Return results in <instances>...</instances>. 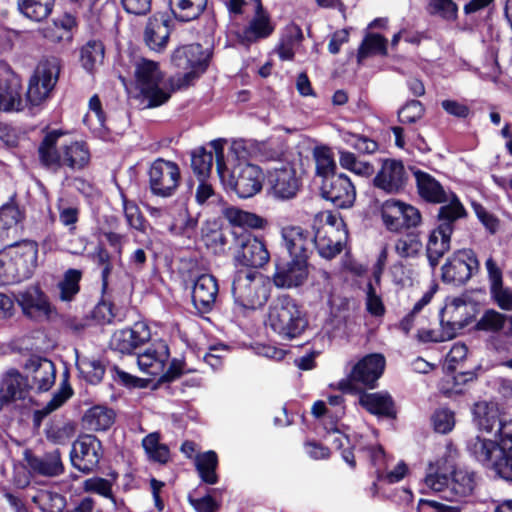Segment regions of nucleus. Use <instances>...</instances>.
Segmentation results:
<instances>
[{
  "label": "nucleus",
  "instance_id": "f257e3e1",
  "mask_svg": "<svg viewBox=\"0 0 512 512\" xmlns=\"http://www.w3.org/2000/svg\"><path fill=\"white\" fill-rule=\"evenodd\" d=\"M226 141L213 140L210 143L215 152L216 169L221 182L240 198H250L262 189L264 174L257 165L246 162L247 147L244 141H233L227 157L224 153Z\"/></svg>",
  "mask_w": 512,
  "mask_h": 512
},
{
  "label": "nucleus",
  "instance_id": "f03ea898",
  "mask_svg": "<svg viewBox=\"0 0 512 512\" xmlns=\"http://www.w3.org/2000/svg\"><path fill=\"white\" fill-rule=\"evenodd\" d=\"M40 163L54 171L63 167L81 170L88 166L91 153L86 142L67 137L62 130L48 132L38 147Z\"/></svg>",
  "mask_w": 512,
  "mask_h": 512
},
{
  "label": "nucleus",
  "instance_id": "7ed1b4c3",
  "mask_svg": "<svg viewBox=\"0 0 512 512\" xmlns=\"http://www.w3.org/2000/svg\"><path fill=\"white\" fill-rule=\"evenodd\" d=\"M424 485L434 492H444L450 500H461L470 496L475 488L474 473L456 468L451 455H444L429 463Z\"/></svg>",
  "mask_w": 512,
  "mask_h": 512
},
{
  "label": "nucleus",
  "instance_id": "20e7f679",
  "mask_svg": "<svg viewBox=\"0 0 512 512\" xmlns=\"http://www.w3.org/2000/svg\"><path fill=\"white\" fill-rule=\"evenodd\" d=\"M467 450L482 465L512 481V420L501 425L498 442L478 434L468 440Z\"/></svg>",
  "mask_w": 512,
  "mask_h": 512
},
{
  "label": "nucleus",
  "instance_id": "39448f33",
  "mask_svg": "<svg viewBox=\"0 0 512 512\" xmlns=\"http://www.w3.org/2000/svg\"><path fill=\"white\" fill-rule=\"evenodd\" d=\"M38 245L22 241L0 251V284L9 285L28 279L36 265Z\"/></svg>",
  "mask_w": 512,
  "mask_h": 512
},
{
  "label": "nucleus",
  "instance_id": "423d86ee",
  "mask_svg": "<svg viewBox=\"0 0 512 512\" xmlns=\"http://www.w3.org/2000/svg\"><path fill=\"white\" fill-rule=\"evenodd\" d=\"M267 325L280 338H298L307 328L308 321L300 305L290 297H279L269 306Z\"/></svg>",
  "mask_w": 512,
  "mask_h": 512
},
{
  "label": "nucleus",
  "instance_id": "0eeeda50",
  "mask_svg": "<svg viewBox=\"0 0 512 512\" xmlns=\"http://www.w3.org/2000/svg\"><path fill=\"white\" fill-rule=\"evenodd\" d=\"M313 230V245L322 258L332 259L342 251L347 231L341 217L329 211L320 212L313 219Z\"/></svg>",
  "mask_w": 512,
  "mask_h": 512
},
{
  "label": "nucleus",
  "instance_id": "6e6552de",
  "mask_svg": "<svg viewBox=\"0 0 512 512\" xmlns=\"http://www.w3.org/2000/svg\"><path fill=\"white\" fill-rule=\"evenodd\" d=\"M235 305L242 310H255L263 306L269 297V280L252 270H238L232 281Z\"/></svg>",
  "mask_w": 512,
  "mask_h": 512
},
{
  "label": "nucleus",
  "instance_id": "1a4fd4ad",
  "mask_svg": "<svg viewBox=\"0 0 512 512\" xmlns=\"http://www.w3.org/2000/svg\"><path fill=\"white\" fill-rule=\"evenodd\" d=\"M135 84L149 107L164 104L171 96L170 86L159 69L158 63L140 59L135 63Z\"/></svg>",
  "mask_w": 512,
  "mask_h": 512
},
{
  "label": "nucleus",
  "instance_id": "9d476101",
  "mask_svg": "<svg viewBox=\"0 0 512 512\" xmlns=\"http://www.w3.org/2000/svg\"><path fill=\"white\" fill-rule=\"evenodd\" d=\"M170 352L164 341H156L144 352L138 354L139 370L152 377L168 381L179 376L183 371V363L173 359L169 363Z\"/></svg>",
  "mask_w": 512,
  "mask_h": 512
},
{
  "label": "nucleus",
  "instance_id": "9b49d317",
  "mask_svg": "<svg viewBox=\"0 0 512 512\" xmlns=\"http://www.w3.org/2000/svg\"><path fill=\"white\" fill-rule=\"evenodd\" d=\"M209 57V52L199 44L178 47L173 52L171 61L175 67L186 72L171 79L173 88L181 89L190 85L206 70Z\"/></svg>",
  "mask_w": 512,
  "mask_h": 512
},
{
  "label": "nucleus",
  "instance_id": "f8f14e48",
  "mask_svg": "<svg viewBox=\"0 0 512 512\" xmlns=\"http://www.w3.org/2000/svg\"><path fill=\"white\" fill-rule=\"evenodd\" d=\"M386 361L382 354H368L351 366L347 378L337 383V389L344 393H353L358 384L373 389L382 376Z\"/></svg>",
  "mask_w": 512,
  "mask_h": 512
},
{
  "label": "nucleus",
  "instance_id": "ddd939ff",
  "mask_svg": "<svg viewBox=\"0 0 512 512\" xmlns=\"http://www.w3.org/2000/svg\"><path fill=\"white\" fill-rule=\"evenodd\" d=\"M60 73V62L49 58L39 62L31 76L26 92V100L31 106L45 102L55 87Z\"/></svg>",
  "mask_w": 512,
  "mask_h": 512
},
{
  "label": "nucleus",
  "instance_id": "4468645a",
  "mask_svg": "<svg viewBox=\"0 0 512 512\" xmlns=\"http://www.w3.org/2000/svg\"><path fill=\"white\" fill-rule=\"evenodd\" d=\"M383 226L392 233L417 227L421 223V214L417 208L397 199L385 200L379 208Z\"/></svg>",
  "mask_w": 512,
  "mask_h": 512
},
{
  "label": "nucleus",
  "instance_id": "2eb2a0df",
  "mask_svg": "<svg viewBox=\"0 0 512 512\" xmlns=\"http://www.w3.org/2000/svg\"><path fill=\"white\" fill-rule=\"evenodd\" d=\"M148 175L152 194L162 198L173 196L181 181L179 166L164 159L155 160L149 168Z\"/></svg>",
  "mask_w": 512,
  "mask_h": 512
},
{
  "label": "nucleus",
  "instance_id": "dca6fc26",
  "mask_svg": "<svg viewBox=\"0 0 512 512\" xmlns=\"http://www.w3.org/2000/svg\"><path fill=\"white\" fill-rule=\"evenodd\" d=\"M476 254L471 249L454 252L442 266V280L446 283L464 284L479 271Z\"/></svg>",
  "mask_w": 512,
  "mask_h": 512
},
{
  "label": "nucleus",
  "instance_id": "f3484780",
  "mask_svg": "<svg viewBox=\"0 0 512 512\" xmlns=\"http://www.w3.org/2000/svg\"><path fill=\"white\" fill-rule=\"evenodd\" d=\"M474 307L465 296L447 297L444 307L440 310V325L454 337L473 318Z\"/></svg>",
  "mask_w": 512,
  "mask_h": 512
},
{
  "label": "nucleus",
  "instance_id": "a211bd4d",
  "mask_svg": "<svg viewBox=\"0 0 512 512\" xmlns=\"http://www.w3.org/2000/svg\"><path fill=\"white\" fill-rule=\"evenodd\" d=\"M15 300L25 316L36 321L53 319L57 312L48 297L37 285H31L19 291Z\"/></svg>",
  "mask_w": 512,
  "mask_h": 512
},
{
  "label": "nucleus",
  "instance_id": "6ab92c4d",
  "mask_svg": "<svg viewBox=\"0 0 512 512\" xmlns=\"http://www.w3.org/2000/svg\"><path fill=\"white\" fill-rule=\"evenodd\" d=\"M300 186V178L290 163L281 164L268 172L269 193L275 199L284 201L295 198Z\"/></svg>",
  "mask_w": 512,
  "mask_h": 512
},
{
  "label": "nucleus",
  "instance_id": "aec40b11",
  "mask_svg": "<svg viewBox=\"0 0 512 512\" xmlns=\"http://www.w3.org/2000/svg\"><path fill=\"white\" fill-rule=\"evenodd\" d=\"M233 260L237 267L260 269L270 261V253L262 239L249 234L239 239Z\"/></svg>",
  "mask_w": 512,
  "mask_h": 512
},
{
  "label": "nucleus",
  "instance_id": "412c9836",
  "mask_svg": "<svg viewBox=\"0 0 512 512\" xmlns=\"http://www.w3.org/2000/svg\"><path fill=\"white\" fill-rule=\"evenodd\" d=\"M407 181L408 172L403 162L385 159L373 179V184L387 194H397L404 190Z\"/></svg>",
  "mask_w": 512,
  "mask_h": 512
},
{
  "label": "nucleus",
  "instance_id": "4be33fe9",
  "mask_svg": "<svg viewBox=\"0 0 512 512\" xmlns=\"http://www.w3.org/2000/svg\"><path fill=\"white\" fill-rule=\"evenodd\" d=\"M102 457L100 441L92 435H84L73 444L71 451L72 465L84 473L97 467Z\"/></svg>",
  "mask_w": 512,
  "mask_h": 512
},
{
  "label": "nucleus",
  "instance_id": "5701e85b",
  "mask_svg": "<svg viewBox=\"0 0 512 512\" xmlns=\"http://www.w3.org/2000/svg\"><path fill=\"white\" fill-rule=\"evenodd\" d=\"M322 196L339 208L351 207L356 199V190L349 177L336 174L322 180Z\"/></svg>",
  "mask_w": 512,
  "mask_h": 512
},
{
  "label": "nucleus",
  "instance_id": "b1692460",
  "mask_svg": "<svg viewBox=\"0 0 512 512\" xmlns=\"http://www.w3.org/2000/svg\"><path fill=\"white\" fill-rule=\"evenodd\" d=\"M151 339V331L147 323L136 322L131 328L116 331L110 345L114 350L130 354Z\"/></svg>",
  "mask_w": 512,
  "mask_h": 512
},
{
  "label": "nucleus",
  "instance_id": "393cba45",
  "mask_svg": "<svg viewBox=\"0 0 512 512\" xmlns=\"http://www.w3.org/2000/svg\"><path fill=\"white\" fill-rule=\"evenodd\" d=\"M376 467L377 482L393 484L401 481L408 473L405 462L399 461L391 465L388 457L381 447H371L365 450Z\"/></svg>",
  "mask_w": 512,
  "mask_h": 512
},
{
  "label": "nucleus",
  "instance_id": "a878e982",
  "mask_svg": "<svg viewBox=\"0 0 512 512\" xmlns=\"http://www.w3.org/2000/svg\"><path fill=\"white\" fill-rule=\"evenodd\" d=\"M150 215L159 224L164 225L171 233L180 235L194 229L196 221L193 220L184 207L169 209L151 208Z\"/></svg>",
  "mask_w": 512,
  "mask_h": 512
},
{
  "label": "nucleus",
  "instance_id": "bb28decb",
  "mask_svg": "<svg viewBox=\"0 0 512 512\" xmlns=\"http://www.w3.org/2000/svg\"><path fill=\"white\" fill-rule=\"evenodd\" d=\"M307 277V260L292 258L290 262L276 266L273 281L277 287L292 288L302 285Z\"/></svg>",
  "mask_w": 512,
  "mask_h": 512
},
{
  "label": "nucleus",
  "instance_id": "cd10ccee",
  "mask_svg": "<svg viewBox=\"0 0 512 512\" xmlns=\"http://www.w3.org/2000/svg\"><path fill=\"white\" fill-rule=\"evenodd\" d=\"M285 248L292 258L307 260L313 246V237L300 226H286L281 230Z\"/></svg>",
  "mask_w": 512,
  "mask_h": 512
},
{
  "label": "nucleus",
  "instance_id": "c85d7f7f",
  "mask_svg": "<svg viewBox=\"0 0 512 512\" xmlns=\"http://www.w3.org/2000/svg\"><path fill=\"white\" fill-rule=\"evenodd\" d=\"M255 1V14L240 34L243 43H253L269 37L274 31V24L264 10L261 0Z\"/></svg>",
  "mask_w": 512,
  "mask_h": 512
},
{
  "label": "nucleus",
  "instance_id": "c756f323",
  "mask_svg": "<svg viewBox=\"0 0 512 512\" xmlns=\"http://www.w3.org/2000/svg\"><path fill=\"white\" fill-rule=\"evenodd\" d=\"M219 287L217 280L210 274L200 275L193 286L192 300L195 307L202 311H210L217 299Z\"/></svg>",
  "mask_w": 512,
  "mask_h": 512
},
{
  "label": "nucleus",
  "instance_id": "7c9ffc66",
  "mask_svg": "<svg viewBox=\"0 0 512 512\" xmlns=\"http://www.w3.org/2000/svg\"><path fill=\"white\" fill-rule=\"evenodd\" d=\"M452 232V225L441 223L430 233L427 242V257L431 267H436L440 258L450 249Z\"/></svg>",
  "mask_w": 512,
  "mask_h": 512
},
{
  "label": "nucleus",
  "instance_id": "2f4dec72",
  "mask_svg": "<svg viewBox=\"0 0 512 512\" xmlns=\"http://www.w3.org/2000/svg\"><path fill=\"white\" fill-rule=\"evenodd\" d=\"M170 28L163 14H156L147 23L144 39L147 46L154 51L163 50L168 43Z\"/></svg>",
  "mask_w": 512,
  "mask_h": 512
},
{
  "label": "nucleus",
  "instance_id": "473e14b6",
  "mask_svg": "<svg viewBox=\"0 0 512 512\" xmlns=\"http://www.w3.org/2000/svg\"><path fill=\"white\" fill-rule=\"evenodd\" d=\"M25 368L38 390L48 391L53 386L56 372L50 360L32 358L26 363Z\"/></svg>",
  "mask_w": 512,
  "mask_h": 512
},
{
  "label": "nucleus",
  "instance_id": "72a5a7b5",
  "mask_svg": "<svg viewBox=\"0 0 512 512\" xmlns=\"http://www.w3.org/2000/svg\"><path fill=\"white\" fill-rule=\"evenodd\" d=\"M473 420L481 433H491L495 427L500 429L501 422L500 411L497 404L492 402L481 401L474 405Z\"/></svg>",
  "mask_w": 512,
  "mask_h": 512
},
{
  "label": "nucleus",
  "instance_id": "f704fd0d",
  "mask_svg": "<svg viewBox=\"0 0 512 512\" xmlns=\"http://www.w3.org/2000/svg\"><path fill=\"white\" fill-rule=\"evenodd\" d=\"M419 195L431 203H444L447 194L451 191L446 190L430 174L417 170L414 172Z\"/></svg>",
  "mask_w": 512,
  "mask_h": 512
},
{
  "label": "nucleus",
  "instance_id": "c9c22d12",
  "mask_svg": "<svg viewBox=\"0 0 512 512\" xmlns=\"http://www.w3.org/2000/svg\"><path fill=\"white\" fill-rule=\"evenodd\" d=\"M476 330L487 333L503 332L507 337L512 336V317L494 309L486 310L475 325Z\"/></svg>",
  "mask_w": 512,
  "mask_h": 512
},
{
  "label": "nucleus",
  "instance_id": "e433bc0d",
  "mask_svg": "<svg viewBox=\"0 0 512 512\" xmlns=\"http://www.w3.org/2000/svg\"><path fill=\"white\" fill-rule=\"evenodd\" d=\"M75 26V18L72 15L65 14L44 27L42 34L44 38L52 43H70L72 30Z\"/></svg>",
  "mask_w": 512,
  "mask_h": 512
},
{
  "label": "nucleus",
  "instance_id": "4c0bfd02",
  "mask_svg": "<svg viewBox=\"0 0 512 512\" xmlns=\"http://www.w3.org/2000/svg\"><path fill=\"white\" fill-rule=\"evenodd\" d=\"M222 213L224 218L233 227L242 229H262L266 225V221L262 217L235 206L224 208Z\"/></svg>",
  "mask_w": 512,
  "mask_h": 512
},
{
  "label": "nucleus",
  "instance_id": "58836bf2",
  "mask_svg": "<svg viewBox=\"0 0 512 512\" xmlns=\"http://www.w3.org/2000/svg\"><path fill=\"white\" fill-rule=\"evenodd\" d=\"M82 421L88 430L105 431L113 425L115 414L107 407L94 406L85 412Z\"/></svg>",
  "mask_w": 512,
  "mask_h": 512
},
{
  "label": "nucleus",
  "instance_id": "ea45409f",
  "mask_svg": "<svg viewBox=\"0 0 512 512\" xmlns=\"http://www.w3.org/2000/svg\"><path fill=\"white\" fill-rule=\"evenodd\" d=\"M359 404L374 415L391 416L393 414V401L387 393H362Z\"/></svg>",
  "mask_w": 512,
  "mask_h": 512
},
{
  "label": "nucleus",
  "instance_id": "a19ab883",
  "mask_svg": "<svg viewBox=\"0 0 512 512\" xmlns=\"http://www.w3.org/2000/svg\"><path fill=\"white\" fill-rule=\"evenodd\" d=\"M55 0H17L19 12L35 22L46 19L52 12Z\"/></svg>",
  "mask_w": 512,
  "mask_h": 512
},
{
  "label": "nucleus",
  "instance_id": "79ce46f5",
  "mask_svg": "<svg viewBox=\"0 0 512 512\" xmlns=\"http://www.w3.org/2000/svg\"><path fill=\"white\" fill-rule=\"evenodd\" d=\"M208 0H170L174 16L180 21H191L198 18L206 9Z\"/></svg>",
  "mask_w": 512,
  "mask_h": 512
},
{
  "label": "nucleus",
  "instance_id": "37998d69",
  "mask_svg": "<svg viewBox=\"0 0 512 512\" xmlns=\"http://www.w3.org/2000/svg\"><path fill=\"white\" fill-rule=\"evenodd\" d=\"M104 46L98 40H89L80 50V62L89 73L95 72L103 63Z\"/></svg>",
  "mask_w": 512,
  "mask_h": 512
},
{
  "label": "nucleus",
  "instance_id": "c03bdc74",
  "mask_svg": "<svg viewBox=\"0 0 512 512\" xmlns=\"http://www.w3.org/2000/svg\"><path fill=\"white\" fill-rule=\"evenodd\" d=\"M21 108L20 85L16 81L0 79V110L19 111Z\"/></svg>",
  "mask_w": 512,
  "mask_h": 512
},
{
  "label": "nucleus",
  "instance_id": "a18cd8bd",
  "mask_svg": "<svg viewBox=\"0 0 512 512\" xmlns=\"http://www.w3.org/2000/svg\"><path fill=\"white\" fill-rule=\"evenodd\" d=\"M23 216L14 203H7L0 207V237L4 238L15 234Z\"/></svg>",
  "mask_w": 512,
  "mask_h": 512
},
{
  "label": "nucleus",
  "instance_id": "49530a36",
  "mask_svg": "<svg viewBox=\"0 0 512 512\" xmlns=\"http://www.w3.org/2000/svg\"><path fill=\"white\" fill-rule=\"evenodd\" d=\"M29 465L34 472L44 476H57L63 470L58 451L49 453L42 458H31Z\"/></svg>",
  "mask_w": 512,
  "mask_h": 512
},
{
  "label": "nucleus",
  "instance_id": "de8ad7c7",
  "mask_svg": "<svg viewBox=\"0 0 512 512\" xmlns=\"http://www.w3.org/2000/svg\"><path fill=\"white\" fill-rule=\"evenodd\" d=\"M313 159L315 161L316 175L321 177L322 180L336 175V162L333 157V152L329 147H315L313 150Z\"/></svg>",
  "mask_w": 512,
  "mask_h": 512
},
{
  "label": "nucleus",
  "instance_id": "09e8293b",
  "mask_svg": "<svg viewBox=\"0 0 512 512\" xmlns=\"http://www.w3.org/2000/svg\"><path fill=\"white\" fill-rule=\"evenodd\" d=\"M25 380L16 370H9L0 382V396L4 401L14 400L21 396Z\"/></svg>",
  "mask_w": 512,
  "mask_h": 512
},
{
  "label": "nucleus",
  "instance_id": "8fccbe9b",
  "mask_svg": "<svg viewBox=\"0 0 512 512\" xmlns=\"http://www.w3.org/2000/svg\"><path fill=\"white\" fill-rule=\"evenodd\" d=\"M439 208L438 218L442 223H449L453 226V222L466 216V210L454 192L447 194L445 202Z\"/></svg>",
  "mask_w": 512,
  "mask_h": 512
},
{
  "label": "nucleus",
  "instance_id": "3c124183",
  "mask_svg": "<svg viewBox=\"0 0 512 512\" xmlns=\"http://www.w3.org/2000/svg\"><path fill=\"white\" fill-rule=\"evenodd\" d=\"M76 366L80 376L91 384H97L104 375V367L99 360L86 356H76Z\"/></svg>",
  "mask_w": 512,
  "mask_h": 512
},
{
  "label": "nucleus",
  "instance_id": "603ef678",
  "mask_svg": "<svg viewBox=\"0 0 512 512\" xmlns=\"http://www.w3.org/2000/svg\"><path fill=\"white\" fill-rule=\"evenodd\" d=\"M218 458L214 451H207L195 458V466L201 479L208 484H215L218 480L216 468Z\"/></svg>",
  "mask_w": 512,
  "mask_h": 512
},
{
  "label": "nucleus",
  "instance_id": "864d4df0",
  "mask_svg": "<svg viewBox=\"0 0 512 512\" xmlns=\"http://www.w3.org/2000/svg\"><path fill=\"white\" fill-rule=\"evenodd\" d=\"M387 54V39L380 34L367 33L358 50V61L370 55Z\"/></svg>",
  "mask_w": 512,
  "mask_h": 512
},
{
  "label": "nucleus",
  "instance_id": "5fc2aeb1",
  "mask_svg": "<svg viewBox=\"0 0 512 512\" xmlns=\"http://www.w3.org/2000/svg\"><path fill=\"white\" fill-rule=\"evenodd\" d=\"M142 446L148 457L159 463H166L169 459V449L160 443L158 433H150L142 440Z\"/></svg>",
  "mask_w": 512,
  "mask_h": 512
},
{
  "label": "nucleus",
  "instance_id": "6e6d98bb",
  "mask_svg": "<svg viewBox=\"0 0 512 512\" xmlns=\"http://www.w3.org/2000/svg\"><path fill=\"white\" fill-rule=\"evenodd\" d=\"M339 163L343 169L362 177H368L374 171L373 166L369 162L359 160L353 153L348 151H339Z\"/></svg>",
  "mask_w": 512,
  "mask_h": 512
},
{
  "label": "nucleus",
  "instance_id": "4d7b16f0",
  "mask_svg": "<svg viewBox=\"0 0 512 512\" xmlns=\"http://www.w3.org/2000/svg\"><path fill=\"white\" fill-rule=\"evenodd\" d=\"M421 250L422 242L415 233L405 234L395 242V252L402 258L416 257Z\"/></svg>",
  "mask_w": 512,
  "mask_h": 512
},
{
  "label": "nucleus",
  "instance_id": "13d9d810",
  "mask_svg": "<svg viewBox=\"0 0 512 512\" xmlns=\"http://www.w3.org/2000/svg\"><path fill=\"white\" fill-rule=\"evenodd\" d=\"M81 279V272L76 269L68 270L62 281L59 282V298L62 301H71L74 296L79 292V281Z\"/></svg>",
  "mask_w": 512,
  "mask_h": 512
},
{
  "label": "nucleus",
  "instance_id": "bf43d9fd",
  "mask_svg": "<svg viewBox=\"0 0 512 512\" xmlns=\"http://www.w3.org/2000/svg\"><path fill=\"white\" fill-rule=\"evenodd\" d=\"M213 153L207 152L204 149H198L192 154L191 166L193 172L200 178L205 179L211 171L213 164Z\"/></svg>",
  "mask_w": 512,
  "mask_h": 512
},
{
  "label": "nucleus",
  "instance_id": "052dcab7",
  "mask_svg": "<svg viewBox=\"0 0 512 512\" xmlns=\"http://www.w3.org/2000/svg\"><path fill=\"white\" fill-rule=\"evenodd\" d=\"M342 140L362 153H374L378 149L377 143L365 136H361L350 131L342 130L340 132Z\"/></svg>",
  "mask_w": 512,
  "mask_h": 512
},
{
  "label": "nucleus",
  "instance_id": "680f3d73",
  "mask_svg": "<svg viewBox=\"0 0 512 512\" xmlns=\"http://www.w3.org/2000/svg\"><path fill=\"white\" fill-rule=\"evenodd\" d=\"M365 308L371 316L376 318L383 317L386 312L382 297L372 283H368L366 287Z\"/></svg>",
  "mask_w": 512,
  "mask_h": 512
},
{
  "label": "nucleus",
  "instance_id": "e2e57ef3",
  "mask_svg": "<svg viewBox=\"0 0 512 512\" xmlns=\"http://www.w3.org/2000/svg\"><path fill=\"white\" fill-rule=\"evenodd\" d=\"M432 422L436 432L449 433L455 426L454 413L448 409H439L433 414Z\"/></svg>",
  "mask_w": 512,
  "mask_h": 512
},
{
  "label": "nucleus",
  "instance_id": "0e129e2a",
  "mask_svg": "<svg viewBox=\"0 0 512 512\" xmlns=\"http://www.w3.org/2000/svg\"><path fill=\"white\" fill-rule=\"evenodd\" d=\"M72 395V389L69 385H62L61 388L53 394L51 400L38 411L42 416H46L61 407Z\"/></svg>",
  "mask_w": 512,
  "mask_h": 512
},
{
  "label": "nucleus",
  "instance_id": "69168bd1",
  "mask_svg": "<svg viewBox=\"0 0 512 512\" xmlns=\"http://www.w3.org/2000/svg\"><path fill=\"white\" fill-rule=\"evenodd\" d=\"M424 115V107L420 101L412 100L405 104L398 113L402 123H415Z\"/></svg>",
  "mask_w": 512,
  "mask_h": 512
},
{
  "label": "nucleus",
  "instance_id": "338daca9",
  "mask_svg": "<svg viewBox=\"0 0 512 512\" xmlns=\"http://www.w3.org/2000/svg\"><path fill=\"white\" fill-rule=\"evenodd\" d=\"M123 209L128 225L136 230L144 231L145 220L138 206L135 203L124 199Z\"/></svg>",
  "mask_w": 512,
  "mask_h": 512
},
{
  "label": "nucleus",
  "instance_id": "774afa93",
  "mask_svg": "<svg viewBox=\"0 0 512 512\" xmlns=\"http://www.w3.org/2000/svg\"><path fill=\"white\" fill-rule=\"evenodd\" d=\"M430 9L433 14L451 21L457 17V5L452 0H431Z\"/></svg>",
  "mask_w": 512,
  "mask_h": 512
}]
</instances>
